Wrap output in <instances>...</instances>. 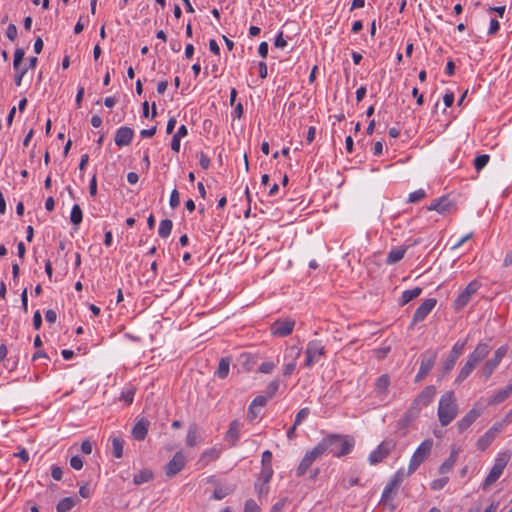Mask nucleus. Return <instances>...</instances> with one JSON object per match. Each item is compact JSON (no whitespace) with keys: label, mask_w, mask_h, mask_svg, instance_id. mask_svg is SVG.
<instances>
[{"label":"nucleus","mask_w":512,"mask_h":512,"mask_svg":"<svg viewBox=\"0 0 512 512\" xmlns=\"http://www.w3.org/2000/svg\"><path fill=\"white\" fill-rule=\"evenodd\" d=\"M499 28H500V24H499L498 20L495 18L491 19L488 34L489 35L496 34L497 31L499 30Z\"/></svg>","instance_id":"nucleus-56"},{"label":"nucleus","mask_w":512,"mask_h":512,"mask_svg":"<svg viewBox=\"0 0 512 512\" xmlns=\"http://www.w3.org/2000/svg\"><path fill=\"white\" fill-rule=\"evenodd\" d=\"M395 447V443L391 440L381 442L378 447L369 454L368 461L371 465L382 462Z\"/></svg>","instance_id":"nucleus-10"},{"label":"nucleus","mask_w":512,"mask_h":512,"mask_svg":"<svg viewBox=\"0 0 512 512\" xmlns=\"http://www.w3.org/2000/svg\"><path fill=\"white\" fill-rule=\"evenodd\" d=\"M458 455H459V449L452 448L449 457L439 467V473L442 475L449 473L453 469V467L458 459Z\"/></svg>","instance_id":"nucleus-23"},{"label":"nucleus","mask_w":512,"mask_h":512,"mask_svg":"<svg viewBox=\"0 0 512 512\" xmlns=\"http://www.w3.org/2000/svg\"><path fill=\"white\" fill-rule=\"evenodd\" d=\"M172 221L169 219H164L159 224L158 234L162 238H167L172 230Z\"/></svg>","instance_id":"nucleus-38"},{"label":"nucleus","mask_w":512,"mask_h":512,"mask_svg":"<svg viewBox=\"0 0 512 512\" xmlns=\"http://www.w3.org/2000/svg\"><path fill=\"white\" fill-rule=\"evenodd\" d=\"M112 442V453L114 457L121 458L123 456V446L124 440L120 437L113 436L111 437Z\"/></svg>","instance_id":"nucleus-32"},{"label":"nucleus","mask_w":512,"mask_h":512,"mask_svg":"<svg viewBox=\"0 0 512 512\" xmlns=\"http://www.w3.org/2000/svg\"><path fill=\"white\" fill-rule=\"evenodd\" d=\"M148 432V422L140 420L137 422L132 430V435L136 440H144Z\"/></svg>","instance_id":"nucleus-27"},{"label":"nucleus","mask_w":512,"mask_h":512,"mask_svg":"<svg viewBox=\"0 0 512 512\" xmlns=\"http://www.w3.org/2000/svg\"><path fill=\"white\" fill-rule=\"evenodd\" d=\"M512 394V383L496 391L488 400L489 405H496L505 401Z\"/></svg>","instance_id":"nucleus-22"},{"label":"nucleus","mask_w":512,"mask_h":512,"mask_svg":"<svg viewBox=\"0 0 512 512\" xmlns=\"http://www.w3.org/2000/svg\"><path fill=\"white\" fill-rule=\"evenodd\" d=\"M390 385V377L387 374L379 376L375 382V390L379 395H386Z\"/></svg>","instance_id":"nucleus-29"},{"label":"nucleus","mask_w":512,"mask_h":512,"mask_svg":"<svg viewBox=\"0 0 512 512\" xmlns=\"http://www.w3.org/2000/svg\"><path fill=\"white\" fill-rule=\"evenodd\" d=\"M186 457L183 452L178 451L172 457V459L167 463L165 468V473L168 477H173L177 475L185 466Z\"/></svg>","instance_id":"nucleus-13"},{"label":"nucleus","mask_w":512,"mask_h":512,"mask_svg":"<svg viewBox=\"0 0 512 512\" xmlns=\"http://www.w3.org/2000/svg\"><path fill=\"white\" fill-rule=\"evenodd\" d=\"M153 478V473L150 470L144 469L134 475L133 481L136 485L149 482Z\"/></svg>","instance_id":"nucleus-35"},{"label":"nucleus","mask_w":512,"mask_h":512,"mask_svg":"<svg viewBox=\"0 0 512 512\" xmlns=\"http://www.w3.org/2000/svg\"><path fill=\"white\" fill-rule=\"evenodd\" d=\"M275 46L277 48H284L287 45L286 40L283 38V33L280 32L275 39Z\"/></svg>","instance_id":"nucleus-64"},{"label":"nucleus","mask_w":512,"mask_h":512,"mask_svg":"<svg viewBox=\"0 0 512 512\" xmlns=\"http://www.w3.org/2000/svg\"><path fill=\"white\" fill-rule=\"evenodd\" d=\"M301 348L293 345L286 349L284 358L290 362L296 363L297 359L301 355Z\"/></svg>","instance_id":"nucleus-36"},{"label":"nucleus","mask_w":512,"mask_h":512,"mask_svg":"<svg viewBox=\"0 0 512 512\" xmlns=\"http://www.w3.org/2000/svg\"><path fill=\"white\" fill-rule=\"evenodd\" d=\"M199 164L203 169H208L210 165L209 157L206 154L201 153L199 157Z\"/></svg>","instance_id":"nucleus-62"},{"label":"nucleus","mask_w":512,"mask_h":512,"mask_svg":"<svg viewBox=\"0 0 512 512\" xmlns=\"http://www.w3.org/2000/svg\"><path fill=\"white\" fill-rule=\"evenodd\" d=\"M244 512H261V509L253 499H248L245 502Z\"/></svg>","instance_id":"nucleus-47"},{"label":"nucleus","mask_w":512,"mask_h":512,"mask_svg":"<svg viewBox=\"0 0 512 512\" xmlns=\"http://www.w3.org/2000/svg\"><path fill=\"white\" fill-rule=\"evenodd\" d=\"M490 350L491 348L487 343L480 342L477 344L473 352L470 353L467 360L477 366L482 360H484L487 357Z\"/></svg>","instance_id":"nucleus-17"},{"label":"nucleus","mask_w":512,"mask_h":512,"mask_svg":"<svg viewBox=\"0 0 512 512\" xmlns=\"http://www.w3.org/2000/svg\"><path fill=\"white\" fill-rule=\"evenodd\" d=\"M271 462H272V453H271V451H269V450L264 451L262 453V459H261L262 466L272 467Z\"/></svg>","instance_id":"nucleus-52"},{"label":"nucleus","mask_w":512,"mask_h":512,"mask_svg":"<svg viewBox=\"0 0 512 512\" xmlns=\"http://www.w3.org/2000/svg\"><path fill=\"white\" fill-rule=\"evenodd\" d=\"M323 447L319 442L312 450L308 451L297 467L296 474L302 476L310 468L312 463L324 454Z\"/></svg>","instance_id":"nucleus-9"},{"label":"nucleus","mask_w":512,"mask_h":512,"mask_svg":"<svg viewBox=\"0 0 512 512\" xmlns=\"http://www.w3.org/2000/svg\"><path fill=\"white\" fill-rule=\"evenodd\" d=\"M422 293V289L420 287H415L410 290H405L402 293L401 299H400V305L404 306L413 299L417 298Z\"/></svg>","instance_id":"nucleus-30"},{"label":"nucleus","mask_w":512,"mask_h":512,"mask_svg":"<svg viewBox=\"0 0 512 512\" xmlns=\"http://www.w3.org/2000/svg\"><path fill=\"white\" fill-rule=\"evenodd\" d=\"M477 404L468 411L464 417H462L461 420L457 422V429L460 433L467 430L475 421L476 419L481 415L482 410L479 408H476Z\"/></svg>","instance_id":"nucleus-16"},{"label":"nucleus","mask_w":512,"mask_h":512,"mask_svg":"<svg viewBox=\"0 0 512 512\" xmlns=\"http://www.w3.org/2000/svg\"><path fill=\"white\" fill-rule=\"evenodd\" d=\"M454 207L453 202L446 196H443L437 200L431 202V204L427 207L429 211H437L440 214H445L450 212Z\"/></svg>","instance_id":"nucleus-18"},{"label":"nucleus","mask_w":512,"mask_h":512,"mask_svg":"<svg viewBox=\"0 0 512 512\" xmlns=\"http://www.w3.org/2000/svg\"><path fill=\"white\" fill-rule=\"evenodd\" d=\"M326 354L325 346L320 340H311L307 343L305 349V362L304 366L309 368L318 363Z\"/></svg>","instance_id":"nucleus-6"},{"label":"nucleus","mask_w":512,"mask_h":512,"mask_svg":"<svg viewBox=\"0 0 512 512\" xmlns=\"http://www.w3.org/2000/svg\"><path fill=\"white\" fill-rule=\"evenodd\" d=\"M435 394L436 388L433 385L426 386L414 399L413 404L407 411L404 419L408 422L415 419L418 416L421 407L428 406L432 402Z\"/></svg>","instance_id":"nucleus-3"},{"label":"nucleus","mask_w":512,"mask_h":512,"mask_svg":"<svg viewBox=\"0 0 512 512\" xmlns=\"http://www.w3.org/2000/svg\"><path fill=\"white\" fill-rule=\"evenodd\" d=\"M408 476L407 475V472H405L403 469H399L393 476V478L390 480V482L398 485L399 487L401 486L404 478Z\"/></svg>","instance_id":"nucleus-45"},{"label":"nucleus","mask_w":512,"mask_h":512,"mask_svg":"<svg viewBox=\"0 0 512 512\" xmlns=\"http://www.w3.org/2000/svg\"><path fill=\"white\" fill-rule=\"evenodd\" d=\"M437 300L435 298L426 299L415 311L412 322L419 323L422 322L428 314L433 310L436 306Z\"/></svg>","instance_id":"nucleus-15"},{"label":"nucleus","mask_w":512,"mask_h":512,"mask_svg":"<svg viewBox=\"0 0 512 512\" xmlns=\"http://www.w3.org/2000/svg\"><path fill=\"white\" fill-rule=\"evenodd\" d=\"M45 319L48 323L53 324L57 319V314L54 310L49 309L45 313Z\"/></svg>","instance_id":"nucleus-61"},{"label":"nucleus","mask_w":512,"mask_h":512,"mask_svg":"<svg viewBox=\"0 0 512 512\" xmlns=\"http://www.w3.org/2000/svg\"><path fill=\"white\" fill-rule=\"evenodd\" d=\"M505 425H507L504 420L500 421V422H496L493 424V426L488 430L489 433H491L494 437L497 436L498 433H500Z\"/></svg>","instance_id":"nucleus-49"},{"label":"nucleus","mask_w":512,"mask_h":512,"mask_svg":"<svg viewBox=\"0 0 512 512\" xmlns=\"http://www.w3.org/2000/svg\"><path fill=\"white\" fill-rule=\"evenodd\" d=\"M76 504V501L72 497H66L60 500L57 505V512H69Z\"/></svg>","instance_id":"nucleus-37"},{"label":"nucleus","mask_w":512,"mask_h":512,"mask_svg":"<svg viewBox=\"0 0 512 512\" xmlns=\"http://www.w3.org/2000/svg\"><path fill=\"white\" fill-rule=\"evenodd\" d=\"M475 367L476 365L467 360L464 366L460 369L456 378V382L461 383L464 381L472 373Z\"/></svg>","instance_id":"nucleus-33"},{"label":"nucleus","mask_w":512,"mask_h":512,"mask_svg":"<svg viewBox=\"0 0 512 512\" xmlns=\"http://www.w3.org/2000/svg\"><path fill=\"white\" fill-rule=\"evenodd\" d=\"M507 351H508L507 346H505V345L501 346L494 352L493 357L485 362V364L483 365V367L481 369V376L485 380H487L492 375L494 370L498 367V365L500 364L502 359L507 354Z\"/></svg>","instance_id":"nucleus-8"},{"label":"nucleus","mask_w":512,"mask_h":512,"mask_svg":"<svg viewBox=\"0 0 512 512\" xmlns=\"http://www.w3.org/2000/svg\"><path fill=\"white\" fill-rule=\"evenodd\" d=\"M83 219V213L78 204H75L72 207L71 214H70V220L73 225H79L82 222Z\"/></svg>","instance_id":"nucleus-39"},{"label":"nucleus","mask_w":512,"mask_h":512,"mask_svg":"<svg viewBox=\"0 0 512 512\" xmlns=\"http://www.w3.org/2000/svg\"><path fill=\"white\" fill-rule=\"evenodd\" d=\"M269 398L267 396H257L252 402H251V405L253 407H256L258 409H261L263 406H265V404L267 403V400Z\"/></svg>","instance_id":"nucleus-51"},{"label":"nucleus","mask_w":512,"mask_h":512,"mask_svg":"<svg viewBox=\"0 0 512 512\" xmlns=\"http://www.w3.org/2000/svg\"><path fill=\"white\" fill-rule=\"evenodd\" d=\"M426 197V192L423 189H418L409 194L408 202L417 203Z\"/></svg>","instance_id":"nucleus-42"},{"label":"nucleus","mask_w":512,"mask_h":512,"mask_svg":"<svg viewBox=\"0 0 512 512\" xmlns=\"http://www.w3.org/2000/svg\"><path fill=\"white\" fill-rule=\"evenodd\" d=\"M310 414V410L309 408L305 407V408H302L296 415L295 417V420H294V424L295 425H300L302 423L303 420H305Z\"/></svg>","instance_id":"nucleus-46"},{"label":"nucleus","mask_w":512,"mask_h":512,"mask_svg":"<svg viewBox=\"0 0 512 512\" xmlns=\"http://www.w3.org/2000/svg\"><path fill=\"white\" fill-rule=\"evenodd\" d=\"M433 445L434 442L432 439H426L417 447L410 459L407 475L413 474L418 469V467L429 457Z\"/></svg>","instance_id":"nucleus-4"},{"label":"nucleus","mask_w":512,"mask_h":512,"mask_svg":"<svg viewBox=\"0 0 512 512\" xmlns=\"http://www.w3.org/2000/svg\"><path fill=\"white\" fill-rule=\"evenodd\" d=\"M240 428H241V423L238 421V420H233L230 425H229V429L226 433V440L230 442L231 446H234L236 444V442L238 441L239 439V436H240Z\"/></svg>","instance_id":"nucleus-24"},{"label":"nucleus","mask_w":512,"mask_h":512,"mask_svg":"<svg viewBox=\"0 0 512 512\" xmlns=\"http://www.w3.org/2000/svg\"><path fill=\"white\" fill-rule=\"evenodd\" d=\"M42 325V316L40 311H36L33 315V326L36 330L40 329Z\"/></svg>","instance_id":"nucleus-59"},{"label":"nucleus","mask_w":512,"mask_h":512,"mask_svg":"<svg viewBox=\"0 0 512 512\" xmlns=\"http://www.w3.org/2000/svg\"><path fill=\"white\" fill-rule=\"evenodd\" d=\"M233 491L232 488L217 486L213 492V498L215 500H221Z\"/></svg>","instance_id":"nucleus-41"},{"label":"nucleus","mask_w":512,"mask_h":512,"mask_svg":"<svg viewBox=\"0 0 512 512\" xmlns=\"http://www.w3.org/2000/svg\"><path fill=\"white\" fill-rule=\"evenodd\" d=\"M70 466L76 470H80L83 467V461L78 455L72 456Z\"/></svg>","instance_id":"nucleus-53"},{"label":"nucleus","mask_w":512,"mask_h":512,"mask_svg":"<svg viewBox=\"0 0 512 512\" xmlns=\"http://www.w3.org/2000/svg\"><path fill=\"white\" fill-rule=\"evenodd\" d=\"M494 439L495 437L487 431L477 440L476 446L479 450L484 451L491 445Z\"/></svg>","instance_id":"nucleus-34"},{"label":"nucleus","mask_w":512,"mask_h":512,"mask_svg":"<svg viewBox=\"0 0 512 512\" xmlns=\"http://www.w3.org/2000/svg\"><path fill=\"white\" fill-rule=\"evenodd\" d=\"M279 386H280V383L278 380H274L268 384V386L266 388V394L269 399L272 398L276 394L277 390L279 389Z\"/></svg>","instance_id":"nucleus-44"},{"label":"nucleus","mask_w":512,"mask_h":512,"mask_svg":"<svg viewBox=\"0 0 512 512\" xmlns=\"http://www.w3.org/2000/svg\"><path fill=\"white\" fill-rule=\"evenodd\" d=\"M295 368H296V363L289 361L287 364L284 365L283 374L285 376H289L293 373Z\"/></svg>","instance_id":"nucleus-63"},{"label":"nucleus","mask_w":512,"mask_h":512,"mask_svg":"<svg viewBox=\"0 0 512 512\" xmlns=\"http://www.w3.org/2000/svg\"><path fill=\"white\" fill-rule=\"evenodd\" d=\"M510 454L508 452H503L498 455L495 459L494 465L492 466L489 474L482 484L483 490H488L491 485H493L502 475L507 463L509 462Z\"/></svg>","instance_id":"nucleus-5"},{"label":"nucleus","mask_w":512,"mask_h":512,"mask_svg":"<svg viewBox=\"0 0 512 512\" xmlns=\"http://www.w3.org/2000/svg\"><path fill=\"white\" fill-rule=\"evenodd\" d=\"M272 475H273L272 467L262 466L261 472L259 474V480H261L263 482V485L259 487L256 484V489L259 490V493H262V492L267 493L268 488L264 487V485L267 484L270 481Z\"/></svg>","instance_id":"nucleus-26"},{"label":"nucleus","mask_w":512,"mask_h":512,"mask_svg":"<svg viewBox=\"0 0 512 512\" xmlns=\"http://www.w3.org/2000/svg\"><path fill=\"white\" fill-rule=\"evenodd\" d=\"M221 455V450L217 447L209 448L202 452L198 463L203 467L207 466L210 462L217 460Z\"/></svg>","instance_id":"nucleus-21"},{"label":"nucleus","mask_w":512,"mask_h":512,"mask_svg":"<svg viewBox=\"0 0 512 512\" xmlns=\"http://www.w3.org/2000/svg\"><path fill=\"white\" fill-rule=\"evenodd\" d=\"M490 156L488 154H482L474 159V168L477 172L481 171L489 162Z\"/></svg>","instance_id":"nucleus-40"},{"label":"nucleus","mask_w":512,"mask_h":512,"mask_svg":"<svg viewBox=\"0 0 512 512\" xmlns=\"http://www.w3.org/2000/svg\"><path fill=\"white\" fill-rule=\"evenodd\" d=\"M134 136V131L130 127H120L115 133V144L119 147L128 146Z\"/></svg>","instance_id":"nucleus-19"},{"label":"nucleus","mask_w":512,"mask_h":512,"mask_svg":"<svg viewBox=\"0 0 512 512\" xmlns=\"http://www.w3.org/2000/svg\"><path fill=\"white\" fill-rule=\"evenodd\" d=\"M324 452L332 453L335 457H341L351 452L354 440L348 436L330 434L320 441Z\"/></svg>","instance_id":"nucleus-1"},{"label":"nucleus","mask_w":512,"mask_h":512,"mask_svg":"<svg viewBox=\"0 0 512 512\" xmlns=\"http://www.w3.org/2000/svg\"><path fill=\"white\" fill-rule=\"evenodd\" d=\"M260 410L261 409H258L256 407H253L251 404L249 405V408H248V414H247V418L250 420V421H253L260 413Z\"/></svg>","instance_id":"nucleus-57"},{"label":"nucleus","mask_w":512,"mask_h":512,"mask_svg":"<svg viewBox=\"0 0 512 512\" xmlns=\"http://www.w3.org/2000/svg\"><path fill=\"white\" fill-rule=\"evenodd\" d=\"M465 345H466V341H457L453 345L452 350L450 351L449 356L443 362V370H444L445 373H448V372H450L453 369L457 359L463 353Z\"/></svg>","instance_id":"nucleus-14"},{"label":"nucleus","mask_w":512,"mask_h":512,"mask_svg":"<svg viewBox=\"0 0 512 512\" xmlns=\"http://www.w3.org/2000/svg\"><path fill=\"white\" fill-rule=\"evenodd\" d=\"M230 369V359L229 358H221L219 361V365L215 375L220 379H225L229 374Z\"/></svg>","instance_id":"nucleus-31"},{"label":"nucleus","mask_w":512,"mask_h":512,"mask_svg":"<svg viewBox=\"0 0 512 512\" xmlns=\"http://www.w3.org/2000/svg\"><path fill=\"white\" fill-rule=\"evenodd\" d=\"M6 36L9 40L14 41L17 37V27L14 24H10L6 30Z\"/></svg>","instance_id":"nucleus-54"},{"label":"nucleus","mask_w":512,"mask_h":512,"mask_svg":"<svg viewBox=\"0 0 512 512\" xmlns=\"http://www.w3.org/2000/svg\"><path fill=\"white\" fill-rule=\"evenodd\" d=\"M406 247L399 246L391 249V251L387 255L386 263L389 265L395 264L399 262L406 253Z\"/></svg>","instance_id":"nucleus-25"},{"label":"nucleus","mask_w":512,"mask_h":512,"mask_svg":"<svg viewBox=\"0 0 512 512\" xmlns=\"http://www.w3.org/2000/svg\"><path fill=\"white\" fill-rule=\"evenodd\" d=\"M27 68H19L18 71H16L15 74V84L17 86H20L22 83L23 76L26 74Z\"/></svg>","instance_id":"nucleus-60"},{"label":"nucleus","mask_w":512,"mask_h":512,"mask_svg":"<svg viewBox=\"0 0 512 512\" xmlns=\"http://www.w3.org/2000/svg\"><path fill=\"white\" fill-rule=\"evenodd\" d=\"M436 357H437L436 352L423 354L421 356L420 368L415 377L416 382L422 381L428 375V373L431 371V369L433 368V366L435 364Z\"/></svg>","instance_id":"nucleus-12"},{"label":"nucleus","mask_w":512,"mask_h":512,"mask_svg":"<svg viewBox=\"0 0 512 512\" xmlns=\"http://www.w3.org/2000/svg\"><path fill=\"white\" fill-rule=\"evenodd\" d=\"M481 287V284L477 280L471 281L465 289L457 296L453 302V308L456 311H461L471 300L472 296Z\"/></svg>","instance_id":"nucleus-7"},{"label":"nucleus","mask_w":512,"mask_h":512,"mask_svg":"<svg viewBox=\"0 0 512 512\" xmlns=\"http://www.w3.org/2000/svg\"><path fill=\"white\" fill-rule=\"evenodd\" d=\"M448 481H449L448 477H442L439 479H435L430 483V487L432 490L438 491V490H441L442 488H444L446 486V484L448 483Z\"/></svg>","instance_id":"nucleus-43"},{"label":"nucleus","mask_w":512,"mask_h":512,"mask_svg":"<svg viewBox=\"0 0 512 512\" xmlns=\"http://www.w3.org/2000/svg\"><path fill=\"white\" fill-rule=\"evenodd\" d=\"M458 414V403L453 391L445 392L439 399L437 416L441 426L449 425Z\"/></svg>","instance_id":"nucleus-2"},{"label":"nucleus","mask_w":512,"mask_h":512,"mask_svg":"<svg viewBox=\"0 0 512 512\" xmlns=\"http://www.w3.org/2000/svg\"><path fill=\"white\" fill-rule=\"evenodd\" d=\"M288 503V498L283 497L279 499L272 507L271 512H282Z\"/></svg>","instance_id":"nucleus-48"},{"label":"nucleus","mask_w":512,"mask_h":512,"mask_svg":"<svg viewBox=\"0 0 512 512\" xmlns=\"http://www.w3.org/2000/svg\"><path fill=\"white\" fill-rule=\"evenodd\" d=\"M200 442L199 439V429L196 424H192L188 428L187 436H186V444L189 447H194Z\"/></svg>","instance_id":"nucleus-28"},{"label":"nucleus","mask_w":512,"mask_h":512,"mask_svg":"<svg viewBox=\"0 0 512 512\" xmlns=\"http://www.w3.org/2000/svg\"><path fill=\"white\" fill-rule=\"evenodd\" d=\"M295 321L293 319H277L270 326V332L273 336L286 337L294 329Z\"/></svg>","instance_id":"nucleus-11"},{"label":"nucleus","mask_w":512,"mask_h":512,"mask_svg":"<svg viewBox=\"0 0 512 512\" xmlns=\"http://www.w3.org/2000/svg\"><path fill=\"white\" fill-rule=\"evenodd\" d=\"M399 488L400 487L398 485L389 481L382 493L381 502L384 505H388L391 509H394L395 506H394V504L391 503V501L393 500L394 496L397 494Z\"/></svg>","instance_id":"nucleus-20"},{"label":"nucleus","mask_w":512,"mask_h":512,"mask_svg":"<svg viewBox=\"0 0 512 512\" xmlns=\"http://www.w3.org/2000/svg\"><path fill=\"white\" fill-rule=\"evenodd\" d=\"M63 471L58 466H53L51 470V476L54 480L59 481L62 479Z\"/></svg>","instance_id":"nucleus-58"},{"label":"nucleus","mask_w":512,"mask_h":512,"mask_svg":"<svg viewBox=\"0 0 512 512\" xmlns=\"http://www.w3.org/2000/svg\"><path fill=\"white\" fill-rule=\"evenodd\" d=\"M169 204L172 208H176L180 204L179 192L176 189L171 192Z\"/></svg>","instance_id":"nucleus-50"},{"label":"nucleus","mask_w":512,"mask_h":512,"mask_svg":"<svg viewBox=\"0 0 512 512\" xmlns=\"http://www.w3.org/2000/svg\"><path fill=\"white\" fill-rule=\"evenodd\" d=\"M275 368V365L272 363V362H263L260 366H259V371L261 373H271L273 371V369Z\"/></svg>","instance_id":"nucleus-55"}]
</instances>
